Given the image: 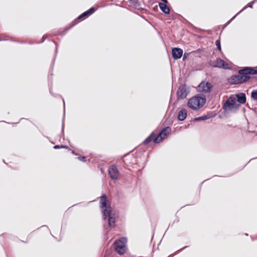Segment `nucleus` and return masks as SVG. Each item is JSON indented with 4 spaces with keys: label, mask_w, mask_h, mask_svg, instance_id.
I'll list each match as a JSON object with an SVG mask.
<instances>
[{
    "label": "nucleus",
    "mask_w": 257,
    "mask_h": 257,
    "mask_svg": "<svg viewBox=\"0 0 257 257\" xmlns=\"http://www.w3.org/2000/svg\"><path fill=\"white\" fill-rule=\"evenodd\" d=\"M62 147H61V146H59V145H56V146H54V149H60V148H61Z\"/></svg>",
    "instance_id": "nucleus-25"
},
{
    "label": "nucleus",
    "mask_w": 257,
    "mask_h": 257,
    "mask_svg": "<svg viewBox=\"0 0 257 257\" xmlns=\"http://www.w3.org/2000/svg\"><path fill=\"white\" fill-rule=\"evenodd\" d=\"M124 1L126 3H128V4L131 6H133L136 7H138L140 6V3L138 1V0H124Z\"/></svg>",
    "instance_id": "nucleus-18"
},
{
    "label": "nucleus",
    "mask_w": 257,
    "mask_h": 257,
    "mask_svg": "<svg viewBox=\"0 0 257 257\" xmlns=\"http://www.w3.org/2000/svg\"><path fill=\"white\" fill-rule=\"evenodd\" d=\"M188 92L187 86L185 85H182L180 86L177 92L178 99H183L186 98Z\"/></svg>",
    "instance_id": "nucleus-6"
},
{
    "label": "nucleus",
    "mask_w": 257,
    "mask_h": 257,
    "mask_svg": "<svg viewBox=\"0 0 257 257\" xmlns=\"http://www.w3.org/2000/svg\"><path fill=\"white\" fill-rule=\"evenodd\" d=\"M127 239L125 237H121L120 239L115 240L113 243L115 250L119 254L124 253L126 250L125 243Z\"/></svg>",
    "instance_id": "nucleus-3"
},
{
    "label": "nucleus",
    "mask_w": 257,
    "mask_h": 257,
    "mask_svg": "<svg viewBox=\"0 0 257 257\" xmlns=\"http://www.w3.org/2000/svg\"><path fill=\"white\" fill-rule=\"evenodd\" d=\"M64 102H63V104H64V106H65V102H64V101L63 100Z\"/></svg>",
    "instance_id": "nucleus-31"
},
{
    "label": "nucleus",
    "mask_w": 257,
    "mask_h": 257,
    "mask_svg": "<svg viewBox=\"0 0 257 257\" xmlns=\"http://www.w3.org/2000/svg\"><path fill=\"white\" fill-rule=\"evenodd\" d=\"M78 159L81 161L85 162L86 158L85 157H79Z\"/></svg>",
    "instance_id": "nucleus-24"
},
{
    "label": "nucleus",
    "mask_w": 257,
    "mask_h": 257,
    "mask_svg": "<svg viewBox=\"0 0 257 257\" xmlns=\"http://www.w3.org/2000/svg\"><path fill=\"white\" fill-rule=\"evenodd\" d=\"M187 116V111L185 109H182L179 112L178 118L180 121L184 120Z\"/></svg>",
    "instance_id": "nucleus-13"
},
{
    "label": "nucleus",
    "mask_w": 257,
    "mask_h": 257,
    "mask_svg": "<svg viewBox=\"0 0 257 257\" xmlns=\"http://www.w3.org/2000/svg\"><path fill=\"white\" fill-rule=\"evenodd\" d=\"M257 2V0H254L252 2H251V3H248L247 4V7H249V8H252V5L253 4H254L255 2ZM247 6H245V7H244L241 11H240L238 13H237L234 17H233L227 23V25L232 20H233L235 17L236 16L238 15L239 14H240L241 12H242L243 11H244L246 8Z\"/></svg>",
    "instance_id": "nucleus-16"
},
{
    "label": "nucleus",
    "mask_w": 257,
    "mask_h": 257,
    "mask_svg": "<svg viewBox=\"0 0 257 257\" xmlns=\"http://www.w3.org/2000/svg\"><path fill=\"white\" fill-rule=\"evenodd\" d=\"M107 196L105 194H103L100 197L101 207L102 208L103 218L106 219L107 216L110 214V210L107 207Z\"/></svg>",
    "instance_id": "nucleus-4"
},
{
    "label": "nucleus",
    "mask_w": 257,
    "mask_h": 257,
    "mask_svg": "<svg viewBox=\"0 0 257 257\" xmlns=\"http://www.w3.org/2000/svg\"><path fill=\"white\" fill-rule=\"evenodd\" d=\"M61 147H62L61 148H68L67 146H64V145H61Z\"/></svg>",
    "instance_id": "nucleus-27"
},
{
    "label": "nucleus",
    "mask_w": 257,
    "mask_h": 257,
    "mask_svg": "<svg viewBox=\"0 0 257 257\" xmlns=\"http://www.w3.org/2000/svg\"><path fill=\"white\" fill-rule=\"evenodd\" d=\"M45 39H46V36H45V35H44V36H43V38H42V42H44V40H45Z\"/></svg>",
    "instance_id": "nucleus-26"
},
{
    "label": "nucleus",
    "mask_w": 257,
    "mask_h": 257,
    "mask_svg": "<svg viewBox=\"0 0 257 257\" xmlns=\"http://www.w3.org/2000/svg\"><path fill=\"white\" fill-rule=\"evenodd\" d=\"M215 44L217 46V49L220 51L221 50V45H220V42L219 40H217L215 41Z\"/></svg>",
    "instance_id": "nucleus-23"
},
{
    "label": "nucleus",
    "mask_w": 257,
    "mask_h": 257,
    "mask_svg": "<svg viewBox=\"0 0 257 257\" xmlns=\"http://www.w3.org/2000/svg\"><path fill=\"white\" fill-rule=\"evenodd\" d=\"M210 117L211 116L209 115H205L204 116H201L200 117H196L194 118V120L195 121H199V120H206V119H207L210 118Z\"/></svg>",
    "instance_id": "nucleus-20"
},
{
    "label": "nucleus",
    "mask_w": 257,
    "mask_h": 257,
    "mask_svg": "<svg viewBox=\"0 0 257 257\" xmlns=\"http://www.w3.org/2000/svg\"><path fill=\"white\" fill-rule=\"evenodd\" d=\"M211 85L210 84L207 82H201L199 85L198 88L199 91L203 92H209L211 91Z\"/></svg>",
    "instance_id": "nucleus-10"
},
{
    "label": "nucleus",
    "mask_w": 257,
    "mask_h": 257,
    "mask_svg": "<svg viewBox=\"0 0 257 257\" xmlns=\"http://www.w3.org/2000/svg\"><path fill=\"white\" fill-rule=\"evenodd\" d=\"M238 75L231 76L228 80L231 85L241 84L246 82L250 78L249 75L257 74V70L252 67H245L238 70Z\"/></svg>",
    "instance_id": "nucleus-1"
},
{
    "label": "nucleus",
    "mask_w": 257,
    "mask_h": 257,
    "mask_svg": "<svg viewBox=\"0 0 257 257\" xmlns=\"http://www.w3.org/2000/svg\"><path fill=\"white\" fill-rule=\"evenodd\" d=\"M237 101L240 104H243L246 102V96L244 93H239L236 94Z\"/></svg>",
    "instance_id": "nucleus-12"
},
{
    "label": "nucleus",
    "mask_w": 257,
    "mask_h": 257,
    "mask_svg": "<svg viewBox=\"0 0 257 257\" xmlns=\"http://www.w3.org/2000/svg\"><path fill=\"white\" fill-rule=\"evenodd\" d=\"M171 128L169 126L164 127L161 132L156 136L154 140V142L156 144L159 143L163 139L166 138L170 133Z\"/></svg>",
    "instance_id": "nucleus-5"
},
{
    "label": "nucleus",
    "mask_w": 257,
    "mask_h": 257,
    "mask_svg": "<svg viewBox=\"0 0 257 257\" xmlns=\"http://www.w3.org/2000/svg\"><path fill=\"white\" fill-rule=\"evenodd\" d=\"M240 106V104L236 102L234 103H231L229 102V100H226L223 105V108L226 109L228 107V110L232 111L233 110H237Z\"/></svg>",
    "instance_id": "nucleus-8"
},
{
    "label": "nucleus",
    "mask_w": 257,
    "mask_h": 257,
    "mask_svg": "<svg viewBox=\"0 0 257 257\" xmlns=\"http://www.w3.org/2000/svg\"><path fill=\"white\" fill-rule=\"evenodd\" d=\"M205 101L206 99L204 98L195 96L189 99L187 105L193 110H198L205 104Z\"/></svg>",
    "instance_id": "nucleus-2"
},
{
    "label": "nucleus",
    "mask_w": 257,
    "mask_h": 257,
    "mask_svg": "<svg viewBox=\"0 0 257 257\" xmlns=\"http://www.w3.org/2000/svg\"><path fill=\"white\" fill-rule=\"evenodd\" d=\"M213 66L215 67L222 68L224 69H229V65L221 59H217L213 64Z\"/></svg>",
    "instance_id": "nucleus-9"
},
{
    "label": "nucleus",
    "mask_w": 257,
    "mask_h": 257,
    "mask_svg": "<svg viewBox=\"0 0 257 257\" xmlns=\"http://www.w3.org/2000/svg\"><path fill=\"white\" fill-rule=\"evenodd\" d=\"M166 3H160L159 4V7L161 11L166 14H169L170 13V9L169 7L165 4Z\"/></svg>",
    "instance_id": "nucleus-15"
},
{
    "label": "nucleus",
    "mask_w": 257,
    "mask_h": 257,
    "mask_svg": "<svg viewBox=\"0 0 257 257\" xmlns=\"http://www.w3.org/2000/svg\"><path fill=\"white\" fill-rule=\"evenodd\" d=\"M183 50L179 48H174L172 50V56L174 59H178L181 58L183 55Z\"/></svg>",
    "instance_id": "nucleus-11"
},
{
    "label": "nucleus",
    "mask_w": 257,
    "mask_h": 257,
    "mask_svg": "<svg viewBox=\"0 0 257 257\" xmlns=\"http://www.w3.org/2000/svg\"><path fill=\"white\" fill-rule=\"evenodd\" d=\"M163 2H164V3H168V1L167 0H161Z\"/></svg>",
    "instance_id": "nucleus-28"
},
{
    "label": "nucleus",
    "mask_w": 257,
    "mask_h": 257,
    "mask_svg": "<svg viewBox=\"0 0 257 257\" xmlns=\"http://www.w3.org/2000/svg\"><path fill=\"white\" fill-rule=\"evenodd\" d=\"M62 132H63V125L62 126Z\"/></svg>",
    "instance_id": "nucleus-29"
},
{
    "label": "nucleus",
    "mask_w": 257,
    "mask_h": 257,
    "mask_svg": "<svg viewBox=\"0 0 257 257\" xmlns=\"http://www.w3.org/2000/svg\"><path fill=\"white\" fill-rule=\"evenodd\" d=\"M108 173L111 179L115 180L119 176V171L115 165H112L108 168Z\"/></svg>",
    "instance_id": "nucleus-7"
},
{
    "label": "nucleus",
    "mask_w": 257,
    "mask_h": 257,
    "mask_svg": "<svg viewBox=\"0 0 257 257\" xmlns=\"http://www.w3.org/2000/svg\"><path fill=\"white\" fill-rule=\"evenodd\" d=\"M186 246H184V247H183L181 249H183V248H186Z\"/></svg>",
    "instance_id": "nucleus-30"
},
{
    "label": "nucleus",
    "mask_w": 257,
    "mask_h": 257,
    "mask_svg": "<svg viewBox=\"0 0 257 257\" xmlns=\"http://www.w3.org/2000/svg\"><path fill=\"white\" fill-rule=\"evenodd\" d=\"M226 100H229V102H230L231 103H234L236 102V98L231 95L229 96Z\"/></svg>",
    "instance_id": "nucleus-22"
},
{
    "label": "nucleus",
    "mask_w": 257,
    "mask_h": 257,
    "mask_svg": "<svg viewBox=\"0 0 257 257\" xmlns=\"http://www.w3.org/2000/svg\"><path fill=\"white\" fill-rule=\"evenodd\" d=\"M251 97L254 100H257V90H253L251 93Z\"/></svg>",
    "instance_id": "nucleus-21"
},
{
    "label": "nucleus",
    "mask_w": 257,
    "mask_h": 257,
    "mask_svg": "<svg viewBox=\"0 0 257 257\" xmlns=\"http://www.w3.org/2000/svg\"><path fill=\"white\" fill-rule=\"evenodd\" d=\"M108 217V224L110 227H114L115 226V218L110 216V214L107 217Z\"/></svg>",
    "instance_id": "nucleus-19"
},
{
    "label": "nucleus",
    "mask_w": 257,
    "mask_h": 257,
    "mask_svg": "<svg viewBox=\"0 0 257 257\" xmlns=\"http://www.w3.org/2000/svg\"><path fill=\"white\" fill-rule=\"evenodd\" d=\"M95 9L94 8H91L90 9H89L88 10L86 11V12L82 13L81 15H80L78 17V19H80L84 17L89 16V15L93 14L95 12Z\"/></svg>",
    "instance_id": "nucleus-14"
},
{
    "label": "nucleus",
    "mask_w": 257,
    "mask_h": 257,
    "mask_svg": "<svg viewBox=\"0 0 257 257\" xmlns=\"http://www.w3.org/2000/svg\"><path fill=\"white\" fill-rule=\"evenodd\" d=\"M72 153L74 154V151H72Z\"/></svg>",
    "instance_id": "nucleus-32"
},
{
    "label": "nucleus",
    "mask_w": 257,
    "mask_h": 257,
    "mask_svg": "<svg viewBox=\"0 0 257 257\" xmlns=\"http://www.w3.org/2000/svg\"><path fill=\"white\" fill-rule=\"evenodd\" d=\"M156 137L154 133H152L148 137H147L143 142L145 145H148L152 140L154 141V139Z\"/></svg>",
    "instance_id": "nucleus-17"
}]
</instances>
